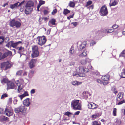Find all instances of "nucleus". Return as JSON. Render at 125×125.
<instances>
[{
    "label": "nucleus",
    "mask_w": 125,
    "mask_h": 125,
    "mask_svg": "<svg viewBox=\"0 0 125 125\" xmlns=\"http://www.w3.org/2000/svg\"><path fill=\"white\" fill-rule=\"evenodd\" d=\"M34 5V3L31 0L28 1L25 6V13L27 15L29 14L32 11V7Z\"/></svg>",
    "instance_id": "1"
},
{
    "label": "nucleus",
    "mask_w": 125,
    "mask_h": 125,
    "mask_svg": "<svg viewBox=\"0 0 125 125\" xmlns=\"http://www.w3.org/2000/svg\"><path fill=\"white\" fill-rule=\"evenodd\" d=\"M81 102L80 100H74L72 102V106L73 107L74 109L81 110Z\"/></svg>",
    "instance_id": "2"
},
{
    "label": "nucleus",
    "mask_w": 125,
    "mask_h": 125,
    "mask_svg": "<svg viewBox=\"0 0 125 125\" xmlns=\"http://www.w3.org/2000/svg\"><path fill=\"white\" fill-rule=\"evenodd\" d=\"M76 71L78 72L80 74L81 77H84V74L88 71V69L86 68H84L82 66H80L77 67L76 68Z\"/></svg>",
    "instance_id": "3"
},
{
    "label": "nucleus",
    "mask_w": 125,
    "mask_h": 125,
    "mask_svg": "<svg viewBox=\"0 0 125 125\" xmlns=\"http://www.w3.org/2000/svg\"><path fill=\"white\" fill-rule=\"evenodd\" d=\"M37 43L39 45L42 46L46 42V40L44 36L38 37L37 38Z\"/></svg>",
    "instance_id": "4"
},
{
    "label": "nucleus",
    "mask_w": 125,
    "mask_h": 125,
    "mask_svg": "<svg viewBox=\"0 0 125 125\" xmlns=\"http://www.w3.org/2000/svg\"><path fill=\"white\" fill-rule=\"evenodd\" d=\"M10 25L12 27L15 26L16 27L18 28L20 27L21 23L19 21L13 19L10 21Z\"/></svg>",
    "instance_id": "5"
},
{
    "label": "nucleus",
    "mask_w": 125,
    "mask_h": 125,
    "mask_svg": "<svg viewBox=\"0 0 125 125\" xmlns=\"http://www.w3.org/2000/svg\"><path fill=\"white\" fill-rule=\"evenodd\" d=\"M11 64L8 62H4L1 64V69L4 70H6L10 68Z\"/></svg>",
    "instance_id": "6"
},
{
    "label": "nucleus",
    "mask_w": 125,
    "mask_h": 125,
    "mask_svg": "<svg viewBox=\"0 0 125 125\" xmlns=\"http://www.w3.org/2000/svg\"><path fill=\"white\" fill-rule=\"evenodd\" d=\"M100 14L101 16H104L108 14V11L106 7L105 6H103L101 9Z\"/></svg>",
    "instance_id": "7"
},
{
    "label": "nucleus",
    "mask_w": 125,
    "mask_h": 125,
    "mask_svg": "<svg viewBox=\"0 0 125 125\" xmlns=\"http://www.w3.org/2000/svg\"><path fill=\"white\" fill-rule=\"evenodd\" d=\"M37 61V60L35 59H32L29 63V65L31 69H32L35 66V64Z\"/></svg>",
    "instance_id": "8"
},
{
    "label": "nucleus",
    "mask_w": 125,
    "mask_h": 125,
    "mask_svg": "<svg viewBox=\"0 0 125 125\" xmlns=\"http://www.w3.org/2000/svg\"><path fill=\"white\" fill-rule=\"evenodd\" d=\"M7 89H16L17 86L12 82H9L7 84Z\"/></svg>",
    "instance_id": "9"
},
{
    "label": "nucleus",
    "mask_w": 125,
    "mask_h": 125,
    "mask_svg": "<svg viewBox=\"0 0 125 125\" xmlns=\"http://www.w3.org/2000/svg\"><path fill=\"white\" fill-rule=\"evenodd\" d=\"M5 113L7 116H10L12 115L13 110L11 109H9L6 108L5 109Z\"/></svg>",
    "instance_id": "10"
},
{
    "label": "nucleus",
    "mask_w": 125,
    "mask_h": 125,
    "mask_svg": "<svg viewBox=\"0 0 125 125\" xmlns=\"http://www.w3.org/2000/svg\"><path fill=\"white\" fill-rule=\"evenodd\" d=\"M25 106L24 105H21L19 107L15 109V111L16 113H18L20 112H22L24 111Z\"/></svg>",
    "instance_id": "11"
},
{
    "label": "nucleus",
    "mask_w": 125,
    "mask_h": 125,
    "mask_svg": "<svg viewBox=\"0 0 125 125\" xmlns=\"http://www.w3.org/2000/svg\"><path fill=\"white\" fill-rule=\"evenodd\" d=\"M88 108L89 109H95L97 108L98 105L96 104L93 102H91L88 104Z\"/></svg>",
    "instance_id": "12"
},
{
    "label": "nucleus",
    "mask_w": 125,
    "mask_h": 125,
    "mask_svg": "<svg viewBox=\"0 0 125 125\" xmlns=\"http://www.w3.org/2000/svg\"><path fill=\"white\" fill-rule=\"evenodd\" d=\"M30 98H27L24 100L23 104L26 107L29 106L30 104Z\"/></svg>",
    "instance_id": "13"
},
{
    "label": "nucleus",
    "mask_w": 125,
    "mask_h": 125,
    "mask_svg": "<svg viewBox=\"0 0 125 125\" xmlns=\"http://www.w3.org/2000/svg\"><path fill=\"white\" fill-rule=\"evenodd\" d=\"M71 83L72 85L76 86L81 84L82 83V82L76 81H73L71 82Z\"/></svg>",
    "instance_id": "14"
},
{
    "label": "nucleus",
    "mask_w": 125,
    "mask_h": 125,
    "mask_svg": "<svg viewBox=\"0 0 125 125\" xmlns=\"http://www.w3.org/2000/svg\"><path fill=\"white\" fill-rule=\"evenodd\" d=\"M19 3V2H18L13 4H10V8L12 9H17L19 6L18 4Z\"/></svg>",
    "instance_id": "15"
},
{
    "label": "nucleus",
    "mask_w": 125,
    "mask_h": 125,
    "mask_svg": "<svg viewBox=\"0 0 125 125\" xmlns=\"http://www.w3.org/2000/svg\"><path fill=\"white\" fill-rule=\"evenodd\" d=\"M39 51H32L31 56L32 58H35L39 56Z\"/></svg>",
    "instance_id": "16"
},
{
    "label": "nucleus",
    "mask_w": 125,
    "mask_h": 125,
    "mask_svg": "<svg viewBox=\"0 0 125 125\" xmlns=\"http://www.w3.org/2000/svg\"><path fill=\"white\" fill-rule=\"evenodd\" d=\"M12 54L11 51H8L7 52L5 53L1 56V58L2 59L4 58L9 55H11Z\"/></svg>",
    "instance_id": "17"
},
{
    "label": "nucleus",
    "mask_w": 125,
    "mask_h": 125,
    "mask_svg": "<svg viewBox=\"0 0 125 125\" xmlns=\"http://www.w3.org/2000/svg\"><path fill=\"white\" fill-rule=\"evenodd\" d=\"M29 94L28 92L27 91H24V93L21 95H18V96L21 99V100H22V99L25 97L28 96Z\"/></svg>",
    "instance_id": "18"
},
{
    "label": "nucleus",
    "mask_w": 125,
    "mask_h": 125,
    "mask_svg": "<svg viewBox=\"0 0 125 125\" xmlns=\"http://www.w3.org/2000/svg\"><path fill=\"white\" fill-rule=\"evenodd\" d=\"M86 43L85 42H83L79 45L78 49L79 50H81L84 48L85 46Z\"/></svg>",
    "instance_id": "19"
},
{
    "label": "nucleus",
    "mask_w": 125,
    "mask_h": 125,
    "mask_svg": "<svg viewBox=\"0 0 125 125\" xmlns=\"http://www.w3.org/2000/svg\"><path fill=\"white\" fill-rule=\"evenodd\" d=\"M90 60L88 58H86L85 59H83L81 61V64L83 65L85 64L87 62H89Z\"/></svg>",
    "instance_id": "20"
},
{
    "label": "nucleus",
    "mask_w": 125,
    "mask_h": 125,
    "mask_svg": "<svg viewBox=\"0 0 125 125\" xmlns=\"http://www.w3.org/2000/svg\"><path fill=\"white\" fill-rule=\"evenodd\" d=\"M89 95V94L88 92L85 91L83 93L82 95L84 98L86 99L88 98Z\"/></svg>",
    "instance_id": "21"
},
{
    "label": "nucleus",
    "mask_w": 125,
    "mask_h": 125,
    "mask_svg": "<svg viewBox=\"0 0 125 125\" xmlns=\"http://www.w3.org/2000/svg\"><path fill=\"white\" fill-rule=\"evenodd\" d=\"M114 30L113 29H105L104 30V32L107 33H111L114 31Z\"/></svg>",
    "instance_id": "22"
},
{
    "label": "nucleus",
    "mask_w": 125,
    "mask_h": 125,
    "mask_svg": "<svg viewBox=\"0 0 125 125\" xmlns=\"http://www.w3.org/2000/svg\"><path fill=\"white\" fill-rule=\"evenodd\" d=\"M22 42L21 41H19L16 42H14L13 41L12 47L16 48L19 44H21L22 43Z\"/></svg>",
    "instance_id": "23"
},
{
    "label": "nucleus",
    "mask_w": 125,
    "mask_h": 125,
    "mask_svg": "<svg viewBox=\"0 0 125 125\" xmlns=\"http://www.w3.org/2000/svg\"><path fill=\"white\" fill-rule=\"evenodd\" d=\"M1 82L2 83H6L8 81V79L5 77H3L1 78L0 79Z\"/></svg>",
    "instance_id": "24"
},
{
    "label": "nucleus",
    "mask_w": 125,
    "mask_h": 125,
    "mask_svg": "<svg viewBox=\"0 0 125 125\" xmlns=\"http://www.w3.org/2000/svg\"><path fill=\"white\" fill-rule=\"evenodd\" d=\"M109 76L108 75H106L103 76L102 77L101 79L103 80L104 81H107L109 80Z\"/></svg>",
    "instance_id": "25"
},
{
    "label": "nucleus",
    "mask_w": 125,
    "mask_h": 125,
    "mask_svg": "<svg viewBox=\"0 0 125 125\" xmlns=\"http://www.w3.org/2000/svg\"><path fill=\"white\" fill-rule=\"evenodd\" d=\"M38 47L36 45L32 46V51H39Z\"/></svg>",
    "instance_id": "26"
},
{
    "label": "nucleus",
    "mask_w": 125,
    "mask_h": 125,
    "mask_svg": "<svg viewBox=\"0 0 125 125\" xmlns=\"http://www.w3.org/2000/svg\"><path fill=\"white\" fill-rule=\"evenodd\" d=\"M16 84L18 86V92L19 93L21 92L22 88L20 85V83H16Z\"/></svg>",
    "instance_id": "27"
},
{
    "label": "nucleus",
    "mask_w": 125,
    "mask_h": 125,
    "mask_svg": "<svg viewBox=\"0 0 125 125\" xmlns=\"http://www.w3.org/2000/svg\"><path fill=\"white\" fill-rule=\"evenodd\" d=\"M56 21L54 19H52L51 21H49V25L51 26V25L50 24V23L52 24V25H54L55 24V22Z\"/></svg>",
    "instance_id": "28"
},
{
    "label": "nucleus",
    "mask_w": 125,
    "mask_h": 125,
    "mask_svg": "<svg viewBox=\"0 0 125 125\" xmlns=\"http://www.w3.org/2000/svg\"><path fill=\"white\" fill-rule=\"evenodd\" d=\"M86 55L87 51L85 50H84L82 53L79 55V56L83 57L85 56Z\"/></svg>",
    "instance_id": "29"
},
{
    "label": "nucleus",
    "mask_w": 125,
    "mask_h": 125,
    "mask_svg": "<svg viewBox=\"0 0 125 125\" xmlns=\"http://www.w3.org/2000/svg\"><path fill=\"white\" fill-rule=\"evenodd\" d=\"M13 42V41H12L6 44V46L10 48L11 47H12Z\"/></svg>",
    "instance_id": "30"
},
{
    "label": "nucleus",
    "mask_w": 125,
    "mask_h": 125,
    "mask_svg": "<svg viewBox=\"0 0 125 125\" xmlns=\"http://www.w3.org/2000/svg\"><path fill=\"white\" fill-rule=\"evenodd\" d=\"M75 5L74 2L72 1H70L68 4L69 6L72 7H74L75 6Z\"/></svg>",
    "instance_id": "31"
},
{
    "label": "nucleus",
    "mask_w": 125,
    "mask_h": 125,
    "mask_svg": "<svg viewBox=\"0 0 125 125\" xmlns=\"http://www.w3.org/2000/svg\"><path fill=\"white\" fill-rule=\"evenodd\" d=\"M123 96V94L121 93H119L117 95V98L118 99H119L120 100L122 98Z\"/></svg>",
    "instance_id": "32"
},
{
    "label": "nucleus",
    "mask_w": 125,
    "mask_h": 125,
    "mask_svg": "<svg viewBox=\"0 0 125 125\" xmlns=\"http://www.w3.org/2000/svg\"><path fill=\"white\" fill-rule=\"evenodd\" d=\"M115 121V124L116 125H120L121 123V121L119 119H116Z\"/></svg>",
    "instance_id": "33"
},
{
    "label": "nucleus",
    "mask_w": 125,
    "mask_h": 125,
    "mask_svg": "<svg viewBox=\"0 0 125 125\" xmlns=\"http://www.w3.org/2000/svg\"><path fill=\"white\" fill-rule=\"evenodd\" d=\"M99 116L98 113L95 114L91 116V118L94 120L95 118L98 117Z\"/></svg>",
    "instance_id": "34"
},
{
    "label": "nucleus",
    "mask_w": 125,
    "mask_h": 125,
    "mask_svg": "<svg viewBox=\"0 0 125 125\" xmlns=\"http://www.w3.org/2000/svg\"><path fill=\"white\" fill-rule=\"evenodd\" d=\"M80 74L77 71H76V72H73V76H80H80Z\"/></svg>",
    "instance_id": "35"
},
{
    "label": "nucleus",
    "mask_w": 125,
    "mask_h": 125,
    "mask_svg": "<svg viewBox=\"0 0 125 125\" xmlns=\"http://www.w3.org/2000/svg\"><path fill=\"white\" fill-rule=\"evenodd\" d=\"M117 2L115 0H114L113 2L112 3H109V5L110 7L115 6L117 4Z\"/></svg>",
    "instance_id": "36"
},
{
    "label": "nucleus",
    "mask_w": 125,
    "mask_h": 125,
    "mask_svg": "<svg viewBox=\"0 0 125 125\" xmlns=\"http://www.w3.org/2000/svg\"><path fill=\"white\" fill-rule=\"evenodd\" d=\"M24 48L22 47H20L18 49V53L21 54V52L23 50ZM21 55L20 54V57H21Z\"/></svg>",
    "instance_id": "37"
},
{
    "label": "nucleus",
    "mask_w": 125,
    "mask_h": 125,
    "mask_svg": "<svg viewBox=\"0 0 125 125\" xmlns=\"http://www.w3.org/2000/svg\"><path fill=\"white\" fill-rule=\"evenodd\" d=\"M92 123V125H100V122L96 121H94Z\"/></svg>",
    "instance_id": "38"
},
{
    "label": "nucleus",
    "mask_w": 125,
    "mask_h": 125,
    "mask_svg": "<svg viewBox=\"0 0 125 125\" xmlns=\"http://www.w3.org/2000/svg\"><path fill=\"white\" fill-rule=\"evenodd\" d=\"M64 114L67 116L68 117H70L71 116V115L72 114V113H71L67 111L65 112Z\"/></svg>",
    "instance_id": "39"
},
{
    "label": "nucleus",
    "mask_w": 125,
    "mask_h": 125,
    "mask_svg": "<svg viewBox=\"0 0 125 125\" xmlns=\"http://www.w3.org/2000/svg\"><path fill=\"white\" fill-rule=\"evenodd\" d=\"M70 11L68 10L67 9H64L63 11V14H64L66 15L68 13H69Z\"/></svg>",
    "instance_id": "40"
},
{
    "label": "nucleus",
    "mask_w": 125,
    "mask_h": 125,
    "mask_svg": "<svg viewBox=\"0 0 125 125\" xmlns=\"http://www.w3.org/2000/svg\"><path fill=\"white\" fill-rule=\"evenodd\" d=\"M125 50H123L119 55V57H125V53L124 52Z\"/></svg>",
    "instance_id": "41"
},
{
    "label": "nucleus",
    "mask_w": 125,
    "mask_h": 125,
    "mask_svg": "<svg viewBox=\"0 0 125 125\" xmlns=\"http://www.w3.org/2000/svg\"><path fill=\"white\" fill-rule=\"evenodd\" d=\"M117 109L116 108H114L113 109V115L114 116H115L116 115L117 112Z\"/></svg>",
    "instance_id": "42"
},
{
    "label": "nucleus",
    "mask_w": 125,
    "mask_h": 125,
    "mask_svg": "<svg viewBox=\"0 0 125 125\" xmlns=\"http://www.w3.org/2000/svg\"><path fill=\"white\" fill-rule=\"evenodd\" d=\"M124 72H122L121 74V77L122 78H125V71L123 69Z\"/></svg>",
    "instance_id": "43"
},
{
    "label": "nucleus",
    "mask_w": 125,
    "mask_h": 125,
    "mask_svg": "<svg viewBox=\"0 0 125 125\" xmlns=\"http://www.w3.org/2000/svg\"><path fill=\"white\" fill-rule=\"evenodd\" d=\"M45 2L43 0H40L39 1V4L40 6L45 4Z\"/></svg>",
    "instance_id": "44"
},
{
    "label": "nucleus",
    "mask_w": 125,
    "mask_h": 125,
    "mask_svg": "<svg viewBox=\"0 0 125 125\" xmlns=\"http://www.w3.org/2000/svg\"><path fill=\"white\" fill-rule=\"evenodd\" d=\"M8 96L7 94H4L1 95V99L4 98L5 97H7Z\"/></svg>",
    "instance_id": "45"
},
{
    "label": "nucleus",
    "mask_w": 125,
    "mask_h": 125,
    "mask_svg": "<svg viewBox=\"0 0 125 125\" xmlns=\"http://www.w3.org/2000/svg\"><path fill=\"white\" fill-rule=\"evenodd\" d=\"M125 103V101L124 99L123 100L119 102L118 104H117L118 105H119L120 104H123V103Z\"/></svg>",
    "instance_id": "46"
},
{
    "label": "nucleus",
    "mask_w": 125,
    "mask_h": 125,
    "mask_svg": "<svg viewBox=\"0 0 125 125\" xmlns=\"http://www.w3.org/2000/svg\"><path fill=\"white\" fill-rule=\"evenodd\" d=\"M22 70L18 71L17 72L16 74L17 75H21V73H22Z\"/></svg>",
    "instance_id": "47"
},
{
    "label": "nucleus",
    "mask_w": 125,
    "mask_h": 125,
    "mask_svg": "<svg viewBox=\"0 0 125 125\" xmlns=\"http://www.w3.org/2000/svg\"><path fill=\"white\" fill-rule=\"evenodd\" d=\"M118 27V25L116 24H115L113 25L112 27V29L114 30V29H116Z\"/></svg>",
    "instance_id": "48"
},
{
    "label": "nucleus",
    "mask_w": 125,
    "mask_h": 125,
    "mask_svg": "<svg viewBox=\"0 0 125 125\" xmlns=\"http://www.w3.org/2000/svg\"><path fill=\"white\" fill-rule=\"evenodd\" d=\"M74 52V50L72 48H71L70 50V54L72 55V54H73Z\"/></svg>",
    "instance_id": "49"
},
{
    "label": "nucleus",
    "mask_w": 125,
    "mask_h": 125,
    "mask_svg": "<svg viewBox=\"0 0 125 125\" xmlns=\"http://www.w3.org/2000/svg\"><path fill=\"white\" fill-rule=\"evenodd\" d=\"M92 3V2L91 1H89L87 2V4L86 5V6H88L90 5Z\"/></svg>",
    "instance_id": "50"
},
{
    "label": "nucleus",
    "mask_w": 125,
    "mask_h": 125,
    "mask_svg": "<svg viewBox=\"0 0 125 125\" xmlns=\"http://www.w3.org/2000/svg\"><path fill=\"white\" fill-rule=\"evenodd\" d=\"M20 6L21 8L20 10V11L21 12L23 11L24 10V6Z\"/></svg>",
    "instance_id": "51"
},
{
    "label": "nucleus",
    "mask_w": 125,
    "mask_h": 125,
    "mask_svg": "<svg viewBox=\"0 0 125 125\" xmlns=\"http://www.w3.org/2000/svg\"><path fill=\"white\" fill-rule=\"evenodd\" d=\"M57 12V10L56 9H55L52 12V15H54L55 14L56 12Z\"/></svg>",
    "instance_id": "52"
},
{
    "label": "nucleus",
    "mask_w": 125,
    "mask_h": 125,
    "mask_svg": "<svg viewBox=\"0 0 125 125\" xmlns=\"http://www.w3.org/2000/svg\"><path fill=\"white\" fill-rule=\"evenodd\" d=\"M35 92V90L34 89H32L31 91V94H34Z\"/></svg>",
    "instance_id": "53"
},
{
    "label": "nucleus",
    "mask_w": 125,
    "mask_h": 125,
    "mask_svg": "<svg viewBox=\"0 0 125 125\" xmlns=\"http://www.w3.org/2000/svg\"><path fill=\"white\" fill-rule=\"evenodd\" d=\"M5 116H2L0 117V119L1 120H5Z\"/></svg>",
    "instance_id": "54"
},
{
    "label": "nucleus",
    "mask_w": 125,
    "mask_h": 125,
    "mask_svg": "<svg viewBox=\"0 0 125 125\" xmlns=\"http://www.w3.org/2000/svg\"><path fill=\"white\" fill-rule=\"evenodd\" d=\"M77 23L78 22H75L72 23L71 24H73L75 26H76L77 25Z\"/></svg>",
    "instance_id": "55"
},
{
    "label": "nucleus",
    "mask_w": 125,
    "mask_h": 125,
    "mask_svg": "<svg viewBox=\"0 0 125 125\" xmlns=\"http://www.w3.org/2000/svg\"><path fill=\"white\" fill-rule=\"evenodd\" d=\"M74 14H73L72 15H70L69 17H67L68 19V20H70L71 18H73Z\"/></svg>",
    "instance_id": "56"
},
{
    "label": "nucleus",
    "mask_w": 125,
    "mask_h": 125,
    "mask_svg": "<svg viewBox=\"0 0 125 125\" xmlns=\"http://www.w3.org/2000/svg\"><path fill=\"white\" fill-rule=\"evenodd\" d=\"M25 1V0H23L22 2H21V3H20L19 2V4H18L19 6H21L22 4Z\"/></svg>",
    "instance_id": "57"
},
{
    "label": "nucleus",
    "mask_w": 125,
    "mask_h": 125,
    "mask_svg": "<svg viewBox=\"0 0 125 125\" xmlns=\"http://www.w3.org/2000/svg\"><path fill=\"white\" fill-rule=\"evenodd\" d=\"M18 100L17 99H15L13 101V103L14 104H17V102Z\"/></svg>",
    "instance_id": "58"
},
{
    "label": "nucleus",
    "mask_w": 125,
    "mask_h": 125,
    "mask_svg": "<svg viewBox=\"0 0 125 125\" xmlns=\"http://www.w3.org/2000/svg\"><path fill=\"white\" fill-rule=\"evenodd\" d=\"M43 12L44 14H46L48 13V11L46 10H44Z\"/></svg>",
    "instance_id": "59"
},
{
    "label": "nucleus",
    "mask_w": 125,
    "mask_h": 125,
    "mask_svg": "<svg viewBox=\"0 0 125 125\" xmlns=\"http://www.w3.org/2000/svg\"><path fill=\"white\" fill-rule=\"evenodd\" d=\"M95 43L96 42H95L93 41L91 43L90 45L91 46H93L94 44H95Z\"/></svg>",
    "instance_id": "60"
},
{
    "label": "nucleus",
    "mask_w": 125,
    "mask_h": 125,
    "mask_svg": "<svg viewBox=\"0 0 125 125\" xmlns=\"http://www.w3.org/2000/svg\"><path fill=\"white\" fill-rule=\"evenodd\" d=\"M112 90H113V92L115 94H116L117 93V92L116 91L115 88H113L112 89Z\"/></svg>",
    "instance_id": "61"
},
{
    "label": "nucleus",
    "mask_w": 125,
    "mask_h": 125,
    "mask_svg": "<svg viewBox=\"0 0 125 125\" xmlns=\"http://www.w3.org/2000/svg\"><path fill=\"white\" fill-rule=\"evenodd\" d=\"M0 39H2V41H1V42H4V38L3 37V36H0Z\"/></svg>",
    "instance_id": "62"
},
{
    "label": "nucleus",
    "mask_w": 125,
    "mask_h": 125,
    "mask_svg": "<svg viewBox=\"0 0 125 125\" xmlns=\"http://www.w3.org/2000/svg\"><path fill=\"white\" fill-rule=\"evenodd\" d=\"M80 113V112L79 111H78L77 112H76L75 113H74V114L75 115H78Z\"/></svg>",
    "instance_id": "63"
},
{
    "label": "nucleus",
    "mask_w": 125,
    "mask_h": 125,
    "mask_svg": "<svg viewBox=\"0 0 125 125\" xmlns=\"http://www.w3.org/2000/svg\"><path fill=\"white\" fill-rule=\"evenodd\" d=\"M27 75V72H24L23 73V76H25Z\"/></svg>",
    "instance_id": "64"
}]
</instances>
